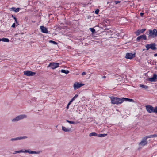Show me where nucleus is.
I'll list each match as a JSON object with an SVG mask.
<instances>
[{
  "label": "nucleus",
  "instance_id": "37",
  "mask_svg": "<svg viewBox=\"0 0 157 157\" xmlns=\"http://www.w3.org/2000/svg\"><path fill=\"white\" fill-rule=\"evenodd\" d=\"M120 2V1H116L114 2L116 4H118V3H119Z\"/></svg>",
  "mask_w": 157,
  "mask_h": 157
},
{
  "label": "nucleus",
  "instance_id": "17",
  "mask_svg": "<svg viewBox=\"0 0 157 157\" xmlns=\"http://www.w3.org/2000/svg\"><path fill=\"white\" fill-rule=\"evenodd\" d=\"M25 153H29V154H39V152H36V151H29L28 150H25Z\"/></svg>",
  "mask_w": 157,
  "mask_h": 157
},
{
  "label": "nucleus",
  "instance_id": "41",
  "mask_svg": "<svg viewBox=\"0 0 157 157\" xmlns=\"http://www.w3.org/2000/svg\"><path fill=\"white\" fill-rule=\"evenodd\" d=\"M154 56L155 57H156V56H157V53H155V54H154Z\"/></svg>",
  "mask_w": 157,
  "mask_h": 157
},
{
  "label": "nucleus",
  "instance_id": "5",
  "mask_svg": "<svg viewBox=\"0 0 157 157\" xmlns=\"http://www.w3.org/2000/svg\"><path fill=\"white\" fill-rule=\"evenodd\" d=\"M155 46L156 44L155 43L147 44L146 45V50L147 51L150 48L153 50H155L157 49Z\"/></svg>",
  "mask_w": 157,
  "mask_h": 157
},
{
  "label": "nucleus",
  "instance_id": "20",
  "mask_svg": "<svg viewBox=\"0 0 157 157\" xmlns=\"http://www.w3.org/2000/svg\"><path fill=\"white\" fill-rule=\"evenodd\" d=\"M98 134L96 132H92L90 133L89 136L90 137H91L92 136H97L98 137Z\"/></svg>",
  "mask_w": 157,
  "mask_h": 157
},
{
  "label": "nucleus",
  "instance_id": "12",
  "mask_svg": "<svg viewBox=\"0 0 157 157\" xmlns=\"http://www.w3.org/2000/svg\"><path fill=\"white\" fill-rule=\"evenodd\" d=\"M157 78V75L156 74H153V77L151 78H148V81L151 82H155V80Z\"/></svg>",
  "mask_w": 157,
  "mask_h": 157
},
{
  "label": "nucleus",
  "instance_id": "43",
  "mask_svg": "<svg viewBox=\"0 0 157 157\" xmlns=\"http://www.w3.org/2000/svg\"><path fill=\"white\" fill-rule=\"evenodd\" d=\"M106 77L105 76H104L102 77V78H106Z\"/></svg>",
  "mask_w": 157,
  "mask_h": 157
},
{
  "label": "nucleus",
  "instance_id": "28",
  "mask_svg": "<svg viewBox=\"0 0 157 157\" xmlns=\"http://www.w3.org/2000/svg\"><path fill=\"white\" fill-rule=\"evenodd\" d=\"M49 43H52L54 45L57 44V43L55 41H53V40H50L49 41Z\"/></svg>",
  "mask_w": 157,
  "mask_h": 157
},
{
  "label": "nucleus",
  "instance_id": "19",
  "mask_svg": "<svg viewBox=\"0 0 157 157\" xmlns=\"http://www.w3.org/2000/svg\"><path fill=\"white\" fill-rule=\"evenodd\" d=\"M25 150H21L19 151H14L13 154H15L18 153H25Z\"/></svg>",
  "mask_w": 157,
  "mask_h": 157
},
{
  "label": "nucleus",
  "instance_id": "18",
  "mask_svg": "<svg viewBox=\"0 0 157 157\" xmlns=\"http://www.w3.org/2000/svg\"><path fill=\"white\" fill-rule=\"evenodd\" d=\"M123 99L124 101H129V102H134V100L132 99H130L127 98H123Z\"/></svg>",
  "mask_w": 157,
  "mask_h": 157
},
{
  "label": "nucleus",
  "instance_id": "24",
  "mask_svg": "<svg viewBox=\"0 0 157 157\" xmlns=\"http://www.w3.org/2000/svg\"><path fill=\"white\" fill-rule=\"evenodd\" d=\"M1 41L5 42H8L9 41V40L8 38H3L1 39Z\"/></svg>",
  "mask_w": 157,
  "mask_h": 157
},
{
  "label": "nucleus",
  "instance_id": "15",
  "mask_svg": "<svg viewBox=\"0 0 157 157\" xmlns=\"http://www.w3.org/2000/svg\"><path fill=\"white\" fill-rule=\"evenodd\" d=\"M147 144V140L144 137L141 142L139 143V144L141 146H144Z\"/></svg>",
  "mask_w": 157,
  "mask_h": 157
},
{
  "label": "nucleus",
  "instance_id": "23",
  "mask_svg": "<svg viewBox=\"0 0 157 157\" xmlns=\"http://www.w3.org/2000/svg\"><path fill=\"white\" fill-rule=\"evenodd\" d=\"M107 135L106 134H98V137H103L106 136Z\"/></svg>",
  "mask_w": 157,
  "mask_h": 157
},
{
  "label": "nucleus",
  "instance_id": "29",
  "mask_svg": "<svg viewBox=\"0 0 157 157\" xmlns=\"http://www.w3.org/2000/svg\"><path fill=\"white\" fill-rule=\"evenodd\" d=\"M144 138L146 139L147 140V139L148 138H153L152 137V135H149V136H147L145 137H144Z\"/></svg>",
  "mask_w": 157,
  "mask_h": 157
},
{
  "label": "nucleus",
  "instance_id": "36",
  "mask_svg": "<svg viewBox=\"0 0 157 157\" xmlns=\"http://www.w3.org/2000/svg\"><path fill=\"white\" fill-rule=\"evenodd\" d=\"M152 135V137L153 138L157 137V134H154V135Z\"/></svg>",
  "mask_w": 157,
  "mask_h": 157
},
{
  "label": "nucleus",
  "instance_id": "11",
  "mask_svg": "<svg viewBox=\"0 0 157 157\" xmlns=\"http://www.w3.org/2000/svg\"><path fill=\"white\" fill-rule=\"evenodd\" d=\"M147 40V37L145 35H142L138 36L136 39L137 41H139L142 40Z\"/></svg>",
  "mask_w": 157,
  "mask_h": 157
},
{
  "label": "nucleus",
  "instance_id": "2",
  "mask_svg": "<svg viewBox=\"0 0 157 157\" xmlns=\"http://www.w3.org/2000/svg\"><path fill=\"white\" fill-rule=\"evenodd\" d=\"M148 37L150 38H154L157 36V30L154 29L153 30L149 29V30Z\"/></svg>",
  "mask_w": 157,
  "mask_h": 157
},
{
  "label": "nucleus",
  "instance_id": "31",
  "mask_svg": "<svg viewBox=\"0 0 157 157\" xmlns=\"http://www.w3.org/2000/svg\"><path fill=\"white\" fill-rule=\"evenodd\" d=\"M99 12V10L98 9H96L95 11V13L96 14H98Z\"/></svg>",
  "mask_w": 157,
  "mask_h": 157
},
{
  "label": "nucleus",
  "instance_id": "27",
  "mask_svg": "<svg viewBox=\"0 0 157 157\" xmlns=\"http://www.w3.org/2000/svg\"><path fill=\"white\" fill-rule=\"evenodd\" d=\"M66 121H67V122L69 123H70V124H76V123L75 122H74L73 121H70L68 120H66Z\"/></svg>",
  "mask_w": 157,
  "mask_h": 157
},
{
  "label": "nucleus",
  "instance_id": "7",
  "mask_svg": "<svg viewBox=\"0 0 157 157\" xmlns=\"http://www.w3.org/2000/svg\"><path fill=\"white\" fill-rule=\"evenodd\" d=\"M135 57V53L132 54L131 53H127L126 54L125 58L127 59H131Z\"/></svg>",
  "mask_w": 157,
  "mask_h": 157
},
{
  "label": "nucleus",
  "instance_id": "21",
  "mask_svg": "<svg viewBox=\"0 0 157 157\" xmlns=\"http://www.w3.org/2000/svg\"><path fill=\"white\" fill-rule=\"evenodd\" d=\"M140 87L144 89H146L148 88V86L146 85L140 84L139 85Z\"/></svg>",
  "mask_w": 157,
  "mask_h": 157
},
{
  "label": "nucleus",
  "instance_id": "9",
  "mask_svg": "<svg viewBox=\"0 0 157 157\" xmlns=\"http://www.w3.org/2000/svg\"><path fill=\"white\" fill-rule=\"evenodd\" d=\"M147 111L149 113H154L155 108L153 107L150 105H147L146 106Z\"/></svg>",
  "mask_w": 157,
  "mask_h": 157
},
{
  "label": "nucleus",
  "instance_id": "30",
  "mask_svg": "<svg viewBox=\"0 0 157 157\" xmlns=\"http://www.w3.org/2000/svg\"><path fill=\"white\" fill-rule=\"evenodd\" d=\"M89 29L92 33H94L95 32V30L93 28H90Z\"/></svg>",
  "mask_w": 157,
  "mask_h": 157
},
{
  "label": "nucleus",
  "instance_id": "13",
  "mask_svg": "<svg viewBox=\"0 0 157 157\" xmlns=\"http://www.w3.org/2000/svg\"><path fill=\"white\" fill-rule=\"evenodd\" d=\"M146 30V29H139L138 30L136 31L135 32V33L136 35V36H138L141 33H143Z\"/></svg>",
  "mask_w": 157,
  "mask_h": 157
},
{
  "label": "nucleus",
  "instance_id": "14",
  "mask_svg": "<svg viewBox=\"0 0 157 157\" xmlns=\"http://www.w3.org/2000/svg\"><path fill=\"white\" fill-rule=\"evenodd\" d=\"M40 28L42 33H48V31L46 27L43 26H40Z\"/></svg>",
  "mask_w": 157,
  "mask_h": 157
},
{
  "label": "nucleus",
  "instance_id": "42",
  "mask_svg": "<svg viewBox=\"0 0 157 157\" xmlns=\"http://www.w3.org/2000/svg\"><path fill=\"white\" fill-rule=\"evenodd\" d=\"M69 105H67V107H66V108H67V109H68L69 107Z\"/></svg>",
  "mask_w": 157,
  "mask_h": 157
},
{
  "label": "nucleus",
  "instance_id": "45",
  "mask_svg": "<svg viewBox=\"0 0 157 157\" xmlns=\"http://www.w3.org/2000/svg\"><path fill=\"white\" fill-rule=\"evenodd\" d=\"M36 99V98H35V99Z\"/></svg>",
  "mask_w": 157,
  "mask_h": 157
},
{
  "label": "nucleus",
  "instance_id": "1",
  "mask_svg": "<svg viewBox=\"0 0 157 157\" xmlns=\"http://www.w3.org/2000/svg\"><path fill=\"white\" fill-rule=\"evenodd\" d=\"M111 102L113 104L118 105L121 104L124 101L123 98H120L117 97H110Z\"/></svg>",
  "mask_w": 157,
  "mask_h": 157
},
{
  "label": "nucleus",
  "instance_id": "40",
  "mask_svg": "<svg viewBox=\"0 0 157 157\" xmlns=\"http://www.w3.org/2000/svg\"><path fill=\"white\" fill-rule=\"evenodd\" d=\"M71 103L72 102H71V101H70L67 105H70L71 104Z\"/></svg>",
  "mask_w": 157,
  "mask_h": 157
},
{
  "label": "nucleus",
  "instance_id": "8",
  "mask_svg": "<svg viewBox=\"0 0 157 157\" xmlns=\"http://www.w3.org/2000/svg\"><path fill=\"white\" fill-rule=\"evenodd\" d=\"M84 85V84L79 83L78 82H76L73 85V87L74 90H76V89L80 88Z\"/></svg>",
  "mask_w": 157,
  "mask_h": 157
},
{
  "label": "nucleus",
  "instance_id": "35",
  "mask_svg": "<svg viewBox=\"0 0 157 157\" xmlns=\"http://www.w3.org/2000/svg\"><path fill=\"white\" fill-rule=\"evenodd\" d=\"M16 26V25L15 23H13L11 26V27L13 28H15Z\"/></svg>",
  "mask_w": 157,
  "mask_h": 157
},
{
  "label": "nucleus",
  "instance_id": "33",
  "mask_svg": "<svg viewBox=\"0 0 157 157\" xmlns=\"http://www.w3.org/2000/svg\"><path fill=\"white\" fill-rule=\"evenodd\" d=\"M20 9L18 8H16L15 10V12H17L19 11Z\"/></svg>",
  "mask_w": 157,
  "mask_h": 157
},
{
  "label": "nucleus",
  "instance_id": "25",
  "mask_svg": "<svg viewBox=\"0 0 157 157\" xmlns=\"http://www.w3.org/2000/svg\"><path fill=\"white\" fill-rule=\"evenodd\" d=\"M12 17V18H13L14 20H15V22H16V23L17 24V25H18L19 24H18V22L17 21V18L15 16H14L13 15H12L11 16Z\"/></svg>",
  "mask_w": 157,
  "mask_h": 157
},
{
  "label": "nucleus",
  "instance_id": "6",
  "mask_svg": "<svg viewBox=\"0 0 157 157\" xmlns=\"http://www.w3.org/2000/svg\"><path fill=\"white\" fill-rule=\"evenodd\" d=\"M27 138L26 136H19L14 138H11L10 141L12 142H14L17 140H19L22 139H25Z\"/></svg>",
  "mask_w": 157,
  "mask_h": 157
},
{
  "label": "nucleus",
  "instance_id": "3",
  "mask_svg": "<svg viewBox=\"0 0 157 157\" xmlns=\"http://www.w3.org/2000/svg\"><path fill=\"white\" fill-rule=\"evenodd\" d=\"M27 116L25 114H21L19 115L15 118H13L12 120V121L13 122H15L18 121L22 120L24 118H27Z\"/></svg>",
  "mask_w": 157,
  "mask_h": 157
},
{
  "label": "nucleus",
  "instance_id": "4",
  "mask_svg": "<svg viewBox=\"0 0 157 157\" xmlns=\"http://www.w3.org/2000/svg\"><path fill=\"white\" fill-rule=\"evenodd\" d=\"M59 63H58L51 62L47 67H50L52 69H55L59 67Z\"/></svg>",
  "mask_w": 157,
  "mask_h": 157
},
{
  "label": "nucleus",
  "instance_id": "10",
  "mask_svg": "<svg viewBox=\"0 0 157 157\" xmlns=\"http://www.w3.org/2000/svg\"><path fill=\"white\" fill-rule=\"evenodd\" d=\"M24 74L27 76H33L36 73L30 71H27L24 72Z\"/></svg>",
  "mask_w": 157,
  "mask_h": 157
},
{
  "label": "nucleus",
  "instance_id": "26",
  "mask_svg": "<svg viewBox=\"0 0 157 157\" xmlns=\"http://www.w3.org/2000/svg\"><path fill=\"white\" fill-rule=\"evenodd\" d=\"M78 96V94H75V95L71 100V102H72Z\"/></svg>",
  "mask_w": 157,
  "mask_h": 157
},
{
  "label": "nucleus",
  "instance_id": "39",
  "mask_svg": "<svg viewBox=\"0 0 157 157\" xmlns=\"http://www.w3.org/2000/svg\"><path fill=\"white\" fill-rule=\"evenodd\" d=\"M144 14V13H140V15L141 17H142Z\"/></svg>",
  "mask_w": 157,
  "mask_h": 157
},
{
  "label": "nucleus",
  "instance_id": "16",
  "mask_svg": "<svg viewBox=\"0 0 157 157\" xmlns=\"http://www.w3.org/2000/svg\"><path fill=\"white\" fill-rule=\"evenodd\" d=\"M62 130L65 132H69L71 131V128H66L64 126H62Z\"/></svg>",
  "mask_w": 157,
  "mask_h": 157
},
{
  "label": "nucleus",
  "instance_id": "22",
  "mask_svg": "<svg viewBox=\"0 0 157 157\" xmlns=\"http://www.w3.org/2000/svg\"><path fill=\"white\" fill-rule=\"evenodd\" d=\"M61 72L62 73H64L66 74H67L69 73V71L67 70H61Z\"/></svg>",
  "mask_w": 157,
  "mask_h": 157
},
{
  "label": "nucleus",
  "instance_id": "34",
  "mask_svg": "<svg viewBox=\"0 0 157 157\" xmlns=\"http://www.w3.org/2000/svg\"><path fill=\"white\" fill-rule=\"evenodd\" d=\"M15 8L13 7L11 8V10L15 12Z\"/></svg>",
  "mask_w": 157,
  "mask_h": 157
},
{
  "label": "nucleus",
  "instance_id": "44",
  "mask_svg": "<svg viewBox=\"0 0 157 157\" xmlns=\"http://www.w3.org/2000/svg\"><path fill=\"white\" fill-rule=\"evenodd\" d=\"M1 38H0V41H1Z\"/></svg>",
  "mask_w": 157,
  "mask_h": 157
},
{
  "label": "nucleus",
  "instance_id": "32",
  "mask_svg": "<svg viewBox=\"0 0 157 157\" xmlns=\"http://www.w3.org/2000/svg\"><path fill=\"white\" fill-rule=\"evenodd\" d=\"M154 113L157 114V106L155 108V110H154Z\"/></svg>",
  "mask_w": 157,
  "mask_h": 157
},
{
  "label": "nucleus",
  "instance_id": "38",
  "mask_svg": "<svg viewBox=\"0 0 157 157\" xmlns=\"http://www.w3.org/2000/svg\"><path fill=\"white\" fill-rule=\"evenodd\" d=\"M86 75V73L85 72H83L82 73V75Z\"/></svg>",
  "mask_w": 157,
  "mask_h": 157
}]
</instances>
